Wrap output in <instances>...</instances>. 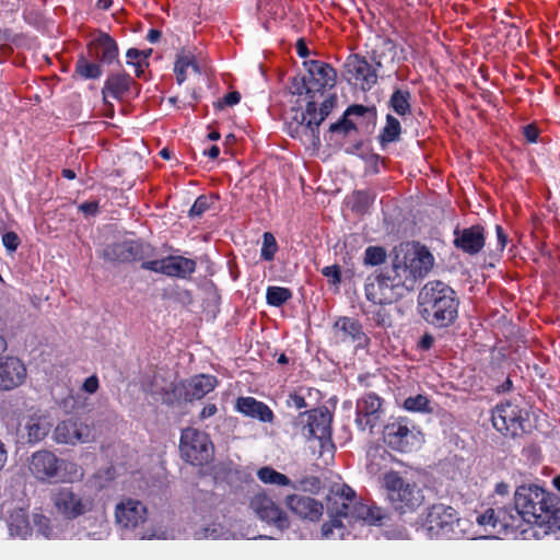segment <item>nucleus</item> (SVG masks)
<instances>
[{
  "mask_svg": "<svg viewBox=\"0 0 560 560\" xmlns=\"http://www.w3.org/2000/svg\"><path fill=\"white\" fill-rule=\"evenodd\" d=\"M327 502H329V512H345L347 505L361 503L354 491L346 485H335L330 489Z\"/></svg>",
  "mask_w": 560,
  "mask_h": 560,
  "instance_id": "27",
  "label": "nucleus"
},
{
  "mask_svg": "<svg viewBox=\"0 0 560 560\" xmlns=\"http://www.w3.org/2000/svg\"><path fill=\"white\" fill-rule=\"evenodd\" d=\"M26 378V368L15 357H7L0 362V387L11 390L19 387Z\"/></svg>",
  "mask_w": 560,
  "mask_h": 560,
  "instance_id": "19",
  "label": "nucleus"
},
{
  "mask_svg": "<svg viewBox=\"0 0 560 560\" xmlns=\"http://www.w3.org/2000/svg\"><path fill=\"white\" fill-rule=\"evenodd\" d=\"M52 439L58 444L78 445L95 441L94 427L79 419L60 421L54 429Z\"/></svg>",
  "mask_w": 560,
  "mask_h": 560,
  "instance_id": "11",
  "label": "nucleus"
},
{
  "mask_svg": "<svg viewBox=\"0 0 560 560\" xmlns=\"http://www.w3.org/2000/svg\"><path fill=\"white\" fill-rule=\"evenodd\" d=\"M78 210H80L81 212H83L88 215H94L95 213H97V202L96 201L84 202V203L80 205V207H78Z\"/></svg>",
  "mask_w": 560,
  "mask_h": 560,
  "instance_id": "58",
  "label": "nucleus"
},
{
  "mask_svg": "<svg viewBox=\"0 0 560 560\" xmlns=\"http://www.w3.org/2000/svg\"><path fill=\"white\" fill-rule=\"evenodd\" d=\"M131 82L127 74H115L105 82L104 94L110 92L112 97L118 98L129 90Z\"/></svg>",
  "mask_w": 560,
  "mask_h": 560,
  "instance_id": "35",
  "label": "nucleus"
},
{
  "mask_svg": "<svg viewBox=\"0 0 560 560\" xmlns=\"http://www.w3.org/2000/svg\"><path fill=\"white\" fill-rule=\"evenodd\" d=\"M147 521L145 505L135 499H125L115 506V522L125 529H135Z\"/></svg>",
  "mask_w": 560,
  "mask_h": 560,
  "instance_id": "14",
  "label": "nucleus"
},
{
  "mask_svg": "<svg viewBox=\"0 0 560 560\" xmlns=\"http://www.w3.org/2000/svg\"><path fill=\"white\" fill-rule=\"evenodd\" d=\"M142 269L151 270L156 273H164L166 276H174V270L176 269V262L174 261L173 255H165L162 257H156L152 260L142 261Z\"/></svg>",
  "mask_w": 560,
  "mask_h": 560,
  "instance_id": "32",
  "label": "nucleus"
},
{
  "mask_svg": "<svg viewBox=\"0 0 560 560\" xmlns=\"http://www.w3.org/2000/svg\"><path fill=\"white\" fill-rule=\"evenodd\" d=\"M526 420V412L518 405L502 402L497 405L491 415L493 428L505 436H518L523 432V422Z\"/></svg>",
  "mask_w": 560,
  "mask_h": 560,
  "instance_id": "10",
  "label": "nucleus"
},
{
  "mask_svg": "<svg viewBox=\"0 0 560 560\" xmlns=\"http://www.w3.org/2000/svg\"><path fill=\"white\" fill-rule=\"evenodd\" d=\"M458 301L451 287L439 280L427 282L419 292V311L423 320L446 327L457 317Z\"/></svg>",
  "mask_w": 560,
  "mask_h": 560,
  "instance_id": "2",
  "label": "nucleus"
},
{
  "mask_svg": "<svg viewBox=\"0 0 560 560\" xmlns=\"http://www.w3.org/2000/svg\"><path fill=\"white\" fill-rule=\"evenodd\" d=\"M475 522H477V526L482 528L485 533L500 534L498 521L495 520V511L493 509H488L477 515Z\"/></svg>",
  "mask_w": 560,
  "mask_h": 560,
  "instance_id": "40",
  "label": "nucleus"
},
{
  "mask_svg": "<svg viewBox=\"0 0 560 560\" xmlns=\"http://www.w3.org/2000/svg\"><path fill=\"white\" fill-rule=\"evenodd\" d=\"M215 198L214 196H199L196 198V201H194L192 207H190L189 212H187V215H189L190 219H196L201 217L203 213H206L209 209H211V206L214 203Z\"/></svg>",
  "mask_w": 560,
  "mask_h": 560,
  "instance_id": "42",
  "label": "nucleus"
},
{
  "mask_svg": "<svg viewBox=\"0 0 560 560\" xmlns=\"http://www.w3.org/2000/svg\"><path fill=\"white\" fill-rule=\"evenodd\" d=\"M382 415V398L374 394H365L358 399L357 419H354V422H357L360 430H369L372 433L375 427L378 425Z\"/></svg>",
  "mask_w": 560,
  "mask_h": 560,
  "instance_id": "13",
  "label": "nucleus"
},
{
  "mask_svg": "<svg viewBox=\"0 0 560 560\" xmlns=\"http://www.w3.org/2000/svg\"><path fill=\"white\" fill-rule=\"evenodd\" d=\"M327 117V114H319L317 113V107H315L314 102H308L306 104V110L305 113H302V119H300V126H302L303 129L310 131L311 136L313 138L317 139V129L320 126V124L325 120Z\"/></svg>",
  "mask_w": 560,
  "mask_h": 560,
  "instance_id": "31",
  "label": "nucleus"
},
{
  "mask_svg": "<svg viewBox=\"0 0 560 560\" xmlns=\"http://www.w3.org/2000/svg\"><path fill=\"white\" fill-rule=\"evenodd\" d=\"M433 255L427 247L419 243H401L395 247L392 267L385 273L419 282L433 269Z\"/></svg>",
  "mask_w": 560,
  "mask_h": 560,
  "instance_id": "4",
  "label": "nucleus"
},
{
  "mask_svg": "<svg viewBox=\"0 0 560 560\" xmlns=\"http://www.w3.org/2000/svg\"><path fill=\"white\" fill-rule=\"evenodd\" d=\"M323 275L330 278V280H332V283L340 282V270H338L336 266H327L323 268Z\"/></svg>",
  "mask_w": 560,
  "mask_h": 560,
  "instance_id": "55",
  "label": "nucleus"
},
{
  "mask_svg": "<svg viewBox=\"0 0 560 560\" xmlns=\"http://www.w3.org/2000/svg\"><path fill=\"white\" fill-rule=\"evenodd\" d=\"M400 133L399 121L392 115L387 116V124H385L384 131H382V141L394 142Z\"/></svg>",
  "mask_w": 560,
  "mask_h": 560,
  "instance_id": "47",
  "label": "nucleus"
},
{
  "mask_svg": "<svg viewBox=\"0 0 560 560\" xmlns=\"http://www.w3.org/2000/svg\"><path fill=\"white\" fill-rule=\"evenodd\" d=\"M33 525L36 527V532L45 538H49L51 535L50 526L48 525V518L43 514H35L33 516Z\"/></svg>",
  "mask_w": 560,
  "mask_h": 560,
  "instance_id": "50",
  "label": "nucleus"
},
{
  "mask_svg": "<svg viewBox=\"0 0 560 560\" xmlns=\"http://www.w3.org/2000/svg\"><path fill=\"white\" fill-rule=\"evenodd\" d=\"M348 75L359 84L361 89L369 90L376 83V73L365 59L359 56H350L345 63Z\"/></svg>",
  "mask_w": 560,
  "mask_h": 560,
  "instance_id": "21",
  "label": "nucleus"
},
{
  "mask_svg": "<svg viewBox=\"0 0 560 560\" xmlns=\"http://www.w3.org/2000/svg\"><path fill=\"white\" fill-rule=\"evenodd\" d=\"M256 476H258V479L266 485L290 486L291 483L290 479L285 475L275 470L270 466H264L259 468L258 472H256Z\"/></svg>",
  "mask_w": 560,
  "mask_h": 560,
  "instance_id": "37",
  "label": "nucleus"
},
{
  "mask_svg": "<svg viewBox=\"0 0 560 560\" xmlns=\"http://www.w3.org/2000/svg\"><path fill=\"white\" fill-rule=\"evenodd\" d=\"M497 236H498V248L502 250L506 244V235L503 233V230L500 225H497Z\"/></svg>",
  "mask_w": 560,
  "mask_h": 560,
  "instance_id": "63",
  "label": "nucleus"
},
{
  "mask_svg": "<svg viewBox=\"0 0 560 560\" xmlns=\"http://www.w3.org/2000/svg\"><path fill=\"white\" fill-rule=\"evenodd\" d=\"M331 415L327 409H313L306 412V434L325 440L330 436Z\"/></svg>",
  "mask_w": 560,
  "mask_h": 560,
  "instance_id": "23",
  "label": "nucleus"
},
{
  "mask_svg": "<svg viewBox=\"0 0 560 560\" xmlns=\"http://www.w3.org/2000/svg\"><path fill=\"white\" fill-rule=\"evenodd\" d=\"M324 89H312L311 83L306 81L305 78L295 77L292 79V83H290V92L295 95L302 94H313L319 92Z\"/></svg>",
  "mask_w": 560,
  "mask_h": 560,
  "instance_id": "49",
  "label": "nucleus"
},
{
  "mask_svg": "<svg viewBox=\"0 0 560 560\" xmlns=\"http://www.w3.org/2000/svg\"><path fill=\"white\" fill-rule=\"evenodd\" d=\"M366 112V108L362 105H352L350 107H348L347 109V113H345V115L347 116H350V115H357V116H363Z\"/></svg>",
  "mask_w": 560,
  "mask_h": 560,
  "instance_id": "62",
  "label": "nucleus"
},
{
  "mask_svg": "<svg viewBox=\"0 0 560 560\" xmlns=\"http://www.w3.org/2000/svg\"><path fill=\"white\" fill-rule=\"evenodd\" d=\"M523 136L527 139L528 142L535 143L537 139V128L529 125L523 128Z\"/></svg>",
  "mask_w": 560,
  "mask_h": 560,
  "instance_id": "60",
  "label": "nucleus"
},
{
  "mask_svg": "<svg viewBox=\"0 0 560 560\" xmlns=\"http://www.w3.org/2000/svg\"><path fill=\"white\" fill-rule=\"evenodd\" d=\"M97 388H98V380L94 375L86 378V381H84V383H83V390L86 392L88 394L96 393Z\"/></svg>",
  "mask_w": 560,
  "mask_h": 560,
  "instance_id": "56",
  "label": "nucleus"
},
{
  "mask_svg": "<svg viewBox=\"0 0 560 560\" xmlns=\"http://www.w3.org/2000/svg\"><path fill=\"white\" fill-rule=\"evenodd\" d=\"M433 345V337L431 335H423L422 339H420L419 346L423 350H429Z\"/></svg>",
  "mask_w": 560,
  "mask_h": 560,
  "instance_id": "64",
  "label": "nucleus"
},
{
  "mask_svg": "<svg viewBox=\"0 0 560 560\" xmlns=\"http://www.w3.org/2000/svg\"><path fill=\"white\" fill-rule=\"evenodd\" d=\"M60 460L48 451L42 450L32 454L28 458V470L38 481H48L57 476Z\"/></svg>",
  "mask_w": 560,
  "mask_h": 560,
  "instance_id": "15",
  "label": "nucleus"
},
{
  "mask_svg": "<svg viewBox=\"0 0 560 560\" xmlns=\"http://www.w3.org/2000/svg\"><path fill=\"white\" fill-rule=\"evenodd\" d=\"M307 77H303L311 83L313 90H325L334 88L336 72L334 68L323 61L308 60L305 61Z\"/></svg>",
  "mask_w": 560,
  "mask_h": 560,
  "instance_id": "20",
  "label": "nucleus"
},
{
  "mask_svg": "<svg viewBox=\"0 0 560 560\" xmlns=\"http://www.w3.org/2000/svg\"><path fill=\"white\" fill-rule=\"evenodd\" d=\"M409 97L410 94L407 91L396 90L392 98H389V106L394 108L398 115H406L409 113Z\"/></svg>",
  "mask_w": 560,
  "mask_h": 560,
  "instance_id": "41",
  "label": "nucleus"
},
{
  "mask_svg": "<svg viewBox=\"0 0 560 560\" xmlns=\"http://www.w3.org/2000/svg\"><path fill=\"white\" fill-rule=\"evenodd\" d=\"M386 259V252L383 247L378 246H370L364 252V265L365 266H380L382 265Z\"/></svg>",
  "mask_w": 560,
  "mask_h": 560,
  "instance_id": "45",
  "label": "nucleus"
},
{
  "mask_svg": "<svg viewBox=\"0 0 560 560\" xmlns=\"http://www.w3.org/2000/svg\"><path fill=\"white\" fill-rule=\"evenodd\" d=\"M153 393L155 395H160L162 397V401L168 406H172L174 402V384L170 382L167 385L163 384V376L159 373L153 376L152 382Z\"/></svg>",
  "mask_w": 560,
  "mask_h": 560,
  "instance_id": "38",
  "label": "nucleus"
},
{
  "mask_svg": "<svg viewBox=\"0 0 560 560\" xmlns=\"http://www.w3.org/2000/svg\"><path fill=\"white\" fill-rule=\"evenodd\" d=\"M2 244H4L5 249L13 253L16 250L20 244L19 235H16L13 232H8L4 235H2Z\"/></svg>",
  "mask_w": 560,
  "mask_h": 560,
  "instance_id": "52",
  "label": "nucleus"
},
{
  "mask_svg": "<svg viewBox=\"0 0 560 560\" xmlns=\"http://www.w3.org/2000/svg\"><path fill=\"white\" fill-rule=\"evenodd\" d=\"M118 56V47L107 34H101L90 44V57L110 65Z\"/></svg>",
  "mask_w": 560,
  "mask_h": 560,
  "instance_id": "25",
  "label": "nucleus"
},
{
  "mask_svg": "<svg viewBox=\"0 0 560 560\" xmlns=\"http://www.w3.org/2000/svg\"><path fill=\"white\" fill-rule=\"evenodd\" d=\"M334 339L337 343H354L365 347L369 342L361 324L352 317H340L334 324Z\"/></svg>",
  "mask_w": 560,
  "mask_h": 560,
  "instance_id": "16",
  "label": "nucleus"
},
{
  "mask_svg": "<svg viewBox=\"0 0 560 560\" xmlns=\"http://www.w3.org/2000/svg\"><path fill=\"white\" fill-rule=\"evenodd\" d=\"M401 407L405 408V410L415 413H431L433 411L430 399L422 394L405 398Z\"/></svg>",
  "mask_w": 560,
  "mask_h": 560,
  "instance_id": "36",
  "label": "nucleus"
},
{
  "mask_svg": "<svg viewBox=\"0 0 560 560\" xmlns=\"http://www.w3.org/2000/svg\"><path fill=\"white\" fill-rule=\"evenodd\" d=\"M287 506H289L290 511L295 513V515L302 518L316 521L322 515L320 503L316 502L311 497L299 494L287 497Z\"/></svg>",
  "mask_w": 560,
  "mask_h": 560,
  "instance_id": "24",
  "label": "nucleus"
},
{
  "mask_svg": "<svg viewBox=\"0 0 560 560\" xmlns=\"http://www.w3.org/2000/svg\"><path fill=\"white\" fill-rule=\"evenodd\" d=\"M141 539H166V530L162 528L148 529L141 535Z\"/></svg>",
  "mask_w": 560,
  "mask_h": 560,
  "instance_id": "54",
  "label": "nucleus"
},
{
  "mask_svg": "<svg viewBox=\"0 0 560 560\" xmlns=\"http://www.w3.org/2000/svg\"><path fill=\"white\" fill-rule=\"evenodd\" d=\"M218 412V408L214 404H208L203 409H201L199 415V420L203 421Z\"/></svg>",
  "mask_w": 560,
  "mask_h": 560,
  "instance_id": "59",
  "label": "nucleus"
},
{
  "mask_svg": "<svg viewBox=\"0 0 560 560\" xmlns=\"http://www.w3.org/2000/svg\"><path fill=\"white\" fill-rule=\"evenodd\" d=\"M497 521L501 534H509L515 533L522 527V523H524V516L518 511L512 513L508 509H500L497 512Z\"/></svg>",
  "mask_w": 560,
  "mask_h": 560,
  "instance_id": "30",
  "label": "nucleus"
},
{
  "mask_svg": "<svg viewBox=\"0 0 560 560\" xmlns=\"http://www.w3.org/2000/svg\"><path fill=\"white\" fill-rule=\"evenodd\" d=\"M382 440L389 450L398 453H411L423 445V433L407 417H392L382 431Z\"/></svg>",
  "mask_w": 560,
  "mask_h": 560,
  "instance_id": "7",
  "label": "nucleus"
},
{
  "mask_svg": "<svg viewBox=\"0 0 560 560\" xmlns=\"http://www.w3.org/2000/svg\"><path fill=\"white\" fill-rule=\"evenodd\" d=\"M454 245L463 252L476 255L485 246V234L481 225H472L463 231L454 232Z\"/></svg>",
  "mask_w": 560,
  "mask_h": 560,
  "instance_id": "22",
  "label": "nucleus"
},
{
  "mask_svg": "<svg viewBox=\"0 0 560 560\" xmlns=\"http://www.w3.org/2000/svg\"><path fill=\"white\" fill-rule=\"evenodd\" d=\"M372 320L380 327L387 328L390 326V316L387 310L381 307L372 314Z\"/></svg>",
  "mask_w": 560,
  "mask_h": 560,
  "instance_id": "51",
  "label": "nucleus"
},
{
  "mask_svg": "<svg viewBox=\"0 0 560 560\" xmlns=\"http://www.w3.org/2000/svg\"><path fill=\"white\" fill-rule=\"evenodd\" d=\"M238 102H240V93L237 91H232V92L228 93L226 96H224V98H223V103L226 106H234V105L238 104Z\"/></svg>",
  "mask_w": 560,
  "mask_h": 560,
  "instance_id": "61",
  "label": "nucleus"
},
{
  "mask_svg": "<svg viewBox=\"0 0 560 560\" xmlns=\"http://www.w3.org/2000/svg\"><path fill=\"white\" fill-rule=\"evenodd\" d=\"M52 504L57 514L66 520L84 515L92 509V501L80 497L70 488L63 487L52 494Z\"/></svg>",
  "mask_w": 560,
  "mask_h": 560,
  "instance_id": "12",
  "label": "nucleus"
},
{
  "mask_svg": "<svg viewBox=\"0 0 560 560\" xmlns=\"http://www.w3.org/2000/svg\"><path fill=\"white\" fill-rule=\"evenodd\" d=\"M9 533L12 537L25 538L30 534V522L26 518V512L19 509L9 516Z\"/></svg>",
  "mask_w": 560,
  "mask_h": 560,
  "instance_id": "33",
  "label": "nucleus"
},
{
  "mask_svg": "<svg viewBox=\"0 0 560 560\" xmlns=\"http://www.w3.org/2000/svg\"><path fill=\"white\" fill-rule=\"evenodd\" d=\"M354 129V124H352L349 119L345 118L339 122H335L330 125V132H342L347 135L350 130Z\"/></svg>",
  "mask_w": 560,
  "mask_h": 560,
  "instance_id": "53",
  "label": "nucleus"
},
{
  "mask_svg": "<svg viewBox=\"0 0 560 560\" xmlns=\"http://www.w3.org/2000/svg\"><path fill=\"white\" fill-rule=\"evenodd\" d=\"M276 253V237H273L272 233L266 232L265 234H262L261 258L266 261H271Z\"/></svg>",
  "mask_w": 560,
  "mask_h": 560,
  "instance_id": "48",
  "label": "nucleus"
},
{
  "mask_svg": "<svg viewBox=\"0 0 560 560\" xmlns=\"http://www.w3.org/2000/svg\"><path fill=\"white\" fill-rule=\"evenodd\" d=\"M345 512H330L334 518L330 523L324 524L320 528L324 539H343L345 538V524L341 518L347 520L348 524L351 523H366L369 525H382L388 520V514L385 510L371 505L368 503H354L347 505Z\"/></svg>",
  "mask_w": 560,
  "mask_h": 560,
  "instance_id": "5",
  "label": "nucleus"
},
{
  "mask_svg": "<svg viewBox=\"0 0 560 560\" xmlns=\"http://www.w3.org/2000/svg\"><path fill=\"white\" fill-rule=\"evenodd\" d=\"M384 487L387 490V500L395 510L406 513L413 511L423 502L420 488L392 470L384 475Z\"/></svg>",
  "mask_w": 560,
  "mask_h": 560,
  "instance_id": "8",
  "label": "nucleus"
},
{
  "mask_svg": "<svg viewBox=\"0 0 560 560\" xmlns=\"http://www.w3.org/2000/svg\"><path fill=\"white\" fill-rule=\"evenodd\" d=\"M514 509L525 517V523L541 528L545 535L560 530V501L537 485L515 489Z\"/></svg>",
  "mask_w": 560,
  "mask_h": 560,
  "instance_id": "1",
  "label": "nucleus"
},
{
  "mask_svg": "<svg viewBox=\"0 0 560 560\" xmlns=\"http://www.w3.org/2000/svg\"><path fill=\"white\" fill-rule=\"evenodd\" d=\"M336 102V97L334 95L326 98V101L320 104L319 109H317V113L323 115H328L330 110L334 108Z\"/></svg>",
  "mask_w": 560,
  "mask_h": 560,
  "instance_id": "57",
  "label": "nucleus"
},
{
  "mask_svg": "<svg viewBox=\"0 0 560 560\" xmlns=\"http://www.w3.org/2000/svg\"><path fill=\"white\" fill-rule=\"evenodd\" d=\"M198 67L195 63L194 55L190 51L184 50L183 54L177 56V79L179 84L189 75H197Z\"/></svg>",
  "mask_w": 560,
  "mask_h": 560,
  "instance_id": "34",
  "label": "nucleus"
},
{
  "mask_svg": "<svg viewBox=\"0 0 560 560\" xmlns=\"http://www.w3.org/2000/svg\"><path fill=\"white\" fill-rule=\"evenodd\" d=\"M50 421L44 415L30 416L25 423L26 436L30 443H38L50 432Z\"/></svg>",
  "mask_w": 560,
  "mask_h": 560,
  "instance_id": "29",
  "label": "nucleus"
},
{
  "mask_svg": "<svg viewBox=\"0 0 560 560\" xmlns=\"http://www.w3.org/2000/svg\"><path fill=\"white\" fill-rule=\"evenodd\" d=\"M235 409L244 416L257 418L261 422H271L273 418L272 410L261 401H257L254 397H240L235 402Z\"/></svg>",
  "mask_w": 560,
  "mask_h": 560,
  "instance_id": "26",
  "label": "nucleus"
},
{
  "mask_svg": "<svg viewBox=\"0 0 560 560\" xmlns=\"http://www.w3.org/2000/svg\"><path fill=\"white\" fill-rule=\"evenodd\" d=\"M102 257L108 261H136L145 257V249H143L142 244L126 240L120 243L107 245V247L102 250Z\"/></svg>",
  "mask_w": 560,
  "mask_h": 560,
  "instance_id": "18",
  "label": "nucleus"
},
{
  "mask_svg": "<svg viewBox=\"0 0 560 560\" xmlns=\"http://www.w3.org/2000/svg\"><path fill=\"white\" fill-rule=\"evenodd\" d=\"M250 508L258 515L259 520L275 525L279 529L288 526L285 514L268 495L258 493L252 498Z\"/></svg>",
  "mask_w": 560,
  "mask_h": 560,
  "instance_id": "17",
  "label": "nucleus"
},
{
  "mask_svg": "<svg viewBox=\"0 0 560 560\" xmlns=\"http://www.w3.org/2000/svg\"><path fill=\"white\" fill-rule=\"evenodd\" d=\"M77 73L84 79H97L102 72L98 65L81 56L77 61Z\"/></svg>",
  "mask_w": 560,
  "mask_h": 560,
  "instance_id": "44",
  "label": "nucleus"
},
{
  "mask_svg": "<svg viewBox=\"0 0 560 560\" xmlns=\"http://www.w3.org/2000/svg\"><path fill=\"white\" fill-rule=\"evenodd\" d=\"M215 387V377L213 375H199L184 384V396L189 401L201 399Z\"/></svg>",
  "mask_w": 560,
  "mask_h": 560,
  "instance_id": "28",
  "label": "nucleus"
},
{
  "mask_svg": "<svg viewBox=\"0 0 560 560\" xmlns=\"http://www.w3.org/2000/svg\"><path fill=\"white\" fill-rule=\"evenodd\" d=\"M416 285L417 281L415 280L381 272L365 279L364 294L368 301L382 306L395 303L404 294L412 291Z\"/></svg>",
  "mask_w": 560,
  "mask_h": 560,
  "instance_id": "6",
  "label": "nucleus"
},
{
  "mask_svg": "<svg viewBox=\"0 0 560 560\" xmlns=\"http://www.w3.org/2000/svg\"><path fill=\"white\" fill-rule=\"evenodd\" d=\"M150 52L152 51H141L137 49H128V51H126V59H128V65L135 67V72L138 78H141L143 74V62H145Z\"/></svg>",
  "mask_w": 560,
  "mask_h": 560,
  "instance_id": "43",
  "label": "nucleus"
},
{
  "mask_svg": "<svg viewBox=\"0 0 560 560\" xmlns=\"http://www.w3.org/2000/svg\"><path fill=\"white\" fill-rule=\"evenodd\" d=\"M180 457L194 466L207 465L212 458V443L207 433L187 429L180 433Z\"/></svg>",
  "mask_w": 560,
  "mask_h": 560,
  "instance_id": "9",
  "label": "nucleus"
},
{
  "mask_svg": "<svg viewBox=\"0 0 560 560\" xmlns=\"http://www.w3.org/2000/svg\"><path fill=\"white\" fill-rule=\"evenodd\" d=\"M419 532L429 539H458L467 537H486L479 532L474 530V525L468 518H460L457 512L451 506L444 504L432 505L427 511L425 518L420 524Z\"/></svg>",
  "mask_w": 560,
  "mask_h": 560,
  "instance_id": "3",
  "label": "nucleus"
},
{
  "mask_svg": "<svg viewBox=\"0 0 560 560\" xmlns=\"http://www.w3.org/2000/svg\"><path fill=\"white\" fill-rule=\"evenodd\" d=\"M291 298V291L284 287L266 289V302L271 306H282Z\"/></svg>",
  "mask_w": 560,
  "mask_h": 560,
  "instance_id": "39",
  "label": "nucleus"
},
{
  "mask_svg": "<svg viewBox=\"0 0 560 560\" xmlns=\"http://www.w3.org/2000/svg\"><path fill=\"white\" fill-rule=\"evenodd\" d=\"M197 262L195 259L186 256H177L176 258V277L177 279H188L194 273Z\"/></svg>",
  "mask_w": 560,
  "mask_h": 560,
  "instance_id": "46",
  "label": "nucleus"
}]
</instances>
